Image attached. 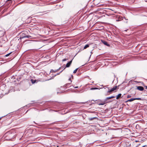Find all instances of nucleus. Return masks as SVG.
Here are the masks:
<instances>
[{
    "mask_svg": "<svg viewBox=\"0 0 147 147\" xmlns=\"http://www.w3.org/2000/svg\"><path fill=\"white\" fill-rule=\"evenodd\" d=\"M111 98V97H108L106 98H105V99L104 101L103 102H102L101 103H100L98 104V105H103L107 103H108V102H111V101H108V100L109 99H110Z\"/></svg>",
    "mask_w": 147,
    "mask_h": 147,
    "instance_id": "nucleus-1",
    "label": "nucleus"
},
{
    "mask_svg": "<svg viewBox=\"0 0 147 147\" xmlns=\"http://www.w3.org/2000/svg\"><path fill=\"white\" fill-rule=\"evenodd\" d=\"M117 86L114 87L113 88H111L110 90H109L107 92L109 93L110 94L112 92H113V91H114L115 90H116V89L117 88Z\"/></svg>",
    "mask_w": 147,
    "mask_h": 147,
    "instance_id": "nucleus-2",
    "label": "nucleus"
},
{
    "mask_svg": "<svg viewBox=\"0 0 147 147\" xmlns=\"http://www.w3.org/2000/svg\"><path fill=\"white\" fill-rule=\"evenodd\" d=\"M141 100L142 99L141 98H131L130 99L128 100H127V101L131 102L134 100Z\"/></svg>",
    "mask_w": 147,
    "mask_h": 147,
    "instance_id": "nucleus-3",
    "label": "nucleus"
},
{
    "mask_svg": "<svg viewBox=\"0 0 147 147\" xmlns=\"http://www.w3.org/2000/svg\"><path fill=\"white\" fill-rule=\"evenodd\" d=\"M24 33H23L22 34V36L21 37V38H29L31 37V36L29 35L24 36Z\"/></svg>",
    "mask_w": 147,
    "mask_h": 147,
    "instance_id": "nucleus-4",
    "label": "nucleus"
},
{
    "mask_svg": "<svg viewBox=\"0 0 147 147\" xmlns=\"http://www.w3.org/2000/svg\"><path fill=\"white\" fill-rule=\"evenodd\" d=\"M137 89L140 91H143L144 90V88L142 86H138L137 87Z\"/></svg>",
    "mask_w": 147,
    "mask_h": 147,
    "instance_id": "nucleus-5",
    "label": "nucleus"
},
{
    "mask_svg": "<svg viewBox=\"0 0 147 147\" xmlns=\"http://www.w3.org/2000/svg\"><path fill=\"white\" fill-rule=\"evenodd\" d=\"M72 60H71L68 63L66 64V67H68L70 66L71 64L72 63Z\"/></svg>",
    "mask_w": 147,
    "mask_h": 147,
    "instance_id": "nucleus-6",
    "label": "nucleus"
},
{
    "mask_svg": "<svg viewBox=\"0 0 147 147\" xmlns=\"http://www.w3.org/2000/svg\"><path fill=\"white\" fill-rule=\"evenodd\" d=\"M102 42L105 45L109 47L110 46V45L108 43L106 42L104 40H102Z\"/></svg>",
    "mask_w": 147,
    "mask_h": 147,
    "instance_id": "nucleus-7",
    "label": "nucleus"
},
{
    "mask_svg": "<svg viewBox=\"0 0 147 147\" xmlns=\"http://www.w3.org/2000/svg\"><path fill=\"white\" fill-rule=\"evenodd\" d=\"M58 71H59V69H56L55 70H54L53 69H51L50 71V72H51L55 73V72Z\"/></svg>",
    "mask_w": 147,
    "mask_h": 147,
    "instance_id": "nucleus-8",
    "label": "nucleus"
},
{
    "mask_svg": "<svg viewBox=\"0 0 147 147\" xmlns=\"http://www.w3.org/2000/svg\"><path fill=\"white\" fill-rule=\"evenodd\" d=\"M121 94H118V95L116 97V99H119L120 97H121Z\"/></svg>",
    "mask_w": 147,
    "mask_h": 147,
    "instance_id": "nucleus-9",
    "label": "nucleus"
},
{
    "mask_svg": "<svg viewBox=\"0 0 147 147\" xmlns=\"http://www.w3.org/2000/svg\"><path fill=\"white\" fill-rule=\"evenodd\" d=\"M89 47V45H88V44L86 45L84 47V49H86V48H88V47Z\"/></svg>",
    "mask_w": 147,
    "mask_h": 147,
    "instance_id": "nucleus-10",
    "label": "nucleus"
},
{
    "mask_svg": "<svg viewBox=\"0 0 147 147\" xmlns=\"http://www.w3.org/2000/svg\"><path fill=\"white\" fill-rule=\"evenodd\" d=\"M99 89L98 88H90V90H94Z\"/></svg>",
    "mask_w": 147,
    "mask_h": 147,
    "instance_id": "nucleus-11",
    "label": "nucleus"
},
{
    "mask_svg": "<svg viewBox=\"0 0 147 147\" xmlns=\"http://www.w3.org/2000/svg\"><path fill=\"white\" fill-rule=\"evenodd\" d=\"M78 69V68H77L76 69L73 71V73L74 74H75L76 73L77 71V70Z\"/></svg>",
    "mask_w": 147,
    "mask_h": 147,
    "instance_id": "nucleus-12",
    "label": "nucleus"
},
{
    "mask_svg": "<svg viewBox=\"0 0 147 147\" xmlns=\"http://www.w3.org/2000/svg\"><path fill=\"white\" fill-rule=\"evenodd\" d=\"M31 81L32 82V83H33V84H34V83H35V82H36V81L35 80H33L32 79L31 80Z\"/></svg>",
    "mask_w": 147,
    "mask_h": 147,
    "instance_id": "nucleus-13",
    "label": "nucleus"
},
{
    "mask_svg": "<svg viewBox=\"0 0 147 147\" xmlns=\"http://www.w3.org/2000/svg\"><path fill=\"white\" fill-rule=\"evenodd\" d=\"M11 53V52H10V53H9L8 54L6 55H5V57H7V56H9Z\"/></svg>",
    "mask_w": 147,
    "mask_h": 147,
    "instance_id": "nucleus-14",
    "label": "nucleus"
},
{
    "mask_svg": "<svg viewBox=\"0 0 147 147\" xmlns=\"http://www.w3.org/2000/svg\"><path fill=\"white\" fill-rule=\"evenodd\" d=\"M68 60V59H64L62 60L63 61H64Z\"/></svg>",
    "mask_w": 147,
    "mask_h": 147,
    "instance_id": "nucleus-15",
    "label": "nucleus"
},
{
    "mask_svg": "<svg viewBox=\"0 0 147 147\" xmlns=\"http://www.w3.org/2000/svg\"><path fill=\"white\" fill-rule=\"evenodd\" d=\"M95 118V117H94V118H89V119L90 120H93V119H94Z\"/></svg>",
    "mask_w": 147,
    "mask_h": 147,
    "instance_id": "nucleus-16",
    "label": "nucleus"
},
{
    "mask_svg": "<svg viewBox=\"0 0 147 147\" xmlns=\"http://www.w3.org/2000/svg\"><path fill=\"white\" fill-rule=\"evenodd\" d=\"M69 81H70V83H69V84H70L71 82H72V81L71 80V78H70L69 79Z\"/></svg>",
    "mask_w": 147,
    "mask_h": 147,
    "instance_id": "nucleus-17",
    "label": "nucleus"
},
{
    "mask_svg": "<svg viewBox=\"0 0 147 147\" xmlns=\"http://www.w3.org/2000/svg\"><path fill=\"white\" fill-rule=\"evenodd\" d=\"M62 71H61L59 73H57V75H59L61 73L62 71ZM56 75H55V76H56Z\"/></svg>",
    "mask_w": 147,
    "mask_h": 147,
    "instance_id": "nucleus-18",
    "label": "nucleus"
},
{
    "mask_svg": "<svg viewBox=\"0 0 147 147\" xmlns=\"http://www.w3.org/2000/svg\"><path fill=\"white\" fill-rule=\"evenodd\" d=\"M131 97V96L130 95H128L127 96V98H130V97Z\"/></svg>",
    "mask_w": 147,
    "mask_h": 147,
    "instance_id": "nucleus-19",
    "label": "nucleus"
},
{
    "mask_svg": "<svg viewBox=\"0 0 147 147\" xmlns=\"http://www.w3.org/2000/svg\"><path fill=\"white\" fill-rule=\"evenodd\" d=\"M75 102L76 103H77V104L84 103H85V102Z\"/></svg>",
    "mask_w": 147,
    "mask_h": 147,
    "instance_id": "nucleus-20",
    "label": "nucleus"
},
{
    "mask_svg": "<svg viewBox=\"0 0 147 147\" xmlns=\"http://www.w3.org/2000/svg\"><path fill=\"white\" fill-rule=\"evenodd\" d=\"M111 98H114L115 97V96H111Z\"/></svg>",
    "mask_w": 147,
    "mask_h": 147,
    "instance_id": "nucleus-21",
    "label": "nucleus"
},
{
    "mask_svg": "<svg viewBox=\"0 0 147 147\" xmlns=\"http://www.w3.org/2000/svg\"><path fill=\"white\" fill-rule=\"evenodd\" d=\"M62 68V67H59L58 69H59V70H60V69H61Z\"/></svg>",
    "mask_w": 147,
    "mask_h": 147,
    "instance_id": "nucleus-22",
    "label": "nucleus"
},
{
    "mask_svg": "<svg viewBox=\"0 0 147 147\" xmlns=\"http://www.w3.org/2000/svg\"><path fill=\"white\" fill-rule=\"evenodd\" d=\"M74 88H78V86L74 87Z\"/></svg>",
    "mask_w": 147,
    "mask_h": 147,
    "instance_id": "nucleus-23",
    "label": "nucleus"
},
{
    "mask_svg": "<svg viewBox=\"0 0 147 147\" xmlns=\"http://www.w3.org/2000/svg\"><path fill=\"white\" fill-rule=\"evenodd\" d=\"M145 87L146 89H147V86H145Z\"/></svg>",
    "mask_w": 147,
    "mask_h": 147,
    "instance_id": "nucleus-24",
    "label": "nucleus"
},
{
    "mask_svg": "<svg viewBox=\"0 0 147 147\" xmlns=\"http://www.w3.org/2000/svg\"><path fill=\"white\" fill-rule=\"evenodd\" d=\"M71 77H73V75H71Z\"/></svg>",
    "mask_w": 147,
    "mask_h": 147,
    "instance_id": "nucleus-25",
    "label": "nucleus"
},
{
    "mask_svg": "<svg viewBox=\"0 0 147 147\" xmlns=\"http://www.w3.org/2000/svg\"><path fill=\"white\" fill-rule=\"evenodd\" d=\"M138 145L137 146H136V147H138Z\"/></svg>",
    "mask_w": 147,
    "mask_h": 147,
    "instance_id": "nucleus-26",
    "label": "nucleus"
},
{
    "mask_svg": "<svg viewBox=\"0 0 147 147\" xmlns=\"http://www.w3.org/2000/svg\"><path fill=\"white\" fill-rule=\"evenodd\" d=\"M66 67H65V68H64V69H65V68H66Z\"/></svg>",
    "mask_w": 147,
    "mask_h": 147,
    "instance_id": "nucleus-27",
    "label": "nucleus"
},
{
    "mask_svg": "<svg viewBox=\"0 0 147 147\" xmlns=\"http://www.w3.org/2000/svg\"><path fill=\"white\" fill-rule=\"evenodd\" d=\"M66 67H65V68H64V69H65V68H66Z\"/></svg>",
    "mask_w": 147,
    "mask_h": 147,
    "instance_id": "nucleus-28",
    "label": "nucleus"
},
{
    "mask_svg": "<svg viewBox=\"0 0 147 147\" xmlns=\"http://www.w3.org/2000/svg\"><path fill=\"white\" fill-rule=\"evenodd\" d=\"M66 67H65V68H64V69H65V68H66Z\"/></svg>",
    "mask_w": 147,
    "mask_h": 147,
    "instance_id": "nucleus-29",
    "label": "nucleus"
},
{
    "mask_svg": "<svg viewBox=\"0 0 147 147\" xmlns=\"http://www.w3.org/2000/svg\"><path fill=\"white\" fill-rule=\"evenodd\" d=\"M144 146H143V147H144Z\"/></svg>",
    "mask_w": 147,
    "mask_h": 147,
    "instance_id": "nucleus-30",
    "label": "nucleus"
},
{
    "mask_svg": "<svg viewBox=\"0 0 147 147\" xmlns=\"http://www.w3.org/2000/svg\"><path fill=\"white\" fill-rule=\"evenodd\" d=\"M1 119V118H0V119Z\"/></svg>",
    "mask_w": 147,
    "mask_h": 147,
    "instance_id": "nucleus-31",
    "label": "nucleus"
}]
</instances>
